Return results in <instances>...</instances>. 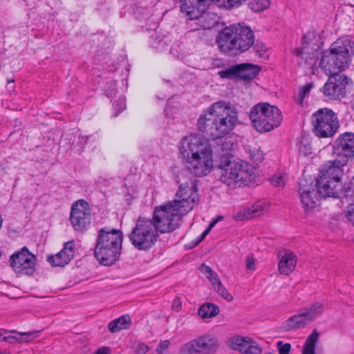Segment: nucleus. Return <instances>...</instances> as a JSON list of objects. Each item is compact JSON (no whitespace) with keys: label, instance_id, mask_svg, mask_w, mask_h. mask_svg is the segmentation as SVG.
Instances as JSON below:
<instances>
[{"label":"nucleus","instance_id":"32","mask_svg":"<svg viewBox=\"0 0 354 354\" xmlns=\"http://www.w3.org/2000/svg\"><path fill=\"white\" fill-rule=\"evenodd\" d=\"M319 339V333L314 330L307 338L303 347L302 354H316L315 346Z\"/></svg>","mask_w":354,"mask_h":354},{"label":"nucleus","instance_id":"3","mask_svg":"<svg viewBox=\"0 0 354 354\" xmlns=\"http://www.w3.org/2000/svg\"><path fill=\"white\" fill-rule=\"evenodd\" d=\"M179 151L187 169L192 175L202 177L212 170V150L203 136L194 133L184 137L180 140Z\"/></svg>","mask_w":354,"mask_h":354},{"label":"nucleus","instance_id":"11","mask_svg":"<svg viewBox=\"0 0 354 354\" xmlns=\"http://www.w3.org/2000/svg\"><path fill=\"white\" fill-rule=\"evenodd\" d=\"M218 347L217 337L212 334H204L185 344L180 348L181 354H212Z\"/></svg>","mask_w":354,"mask_h":354},{"label":"nucleus","instance_id":"51","mask_svg":"<svg viewBox=\"0 0 354 354\" xmlns=\"http://www.w3.org/2000/svg\"><path fill=\"white\" fill-rule=\"evenodd\" d=\"M181 301L179 298H176L172 304V308L174 310L178 311L181 308Z\"/></svg>","mask_w":354,"mask_h":354},{"label":"nucleus","instance_id":"52","mask_svg":"<svg viewBox=\"0 0 354 354\" xmlns=\"http://www.w3.org/2000/svg\"><path fill=\"white\" fill-rule=\"evenodd\" d=\"M87 137L85 136H79L78 137V143L80 144V147H83L84 145L87 142Z\"/></svg>","mask_w":354,"mask_h":354},{"label":"nucleus","instance_id":"25","mask_svg":"<svg viewBox=\"0 0 354 354\" xmlns=\"http://www.w3.org/2000/svg\"><path fill=\"white\" fill-rule=\"evenodd\" d=\"M39 331L34 330L26 333H21L17 330H9V333H15L17 335H7L6 337L3 338V341L8 342L11 344L30 342L36 337H37Z\"/></svg>","mask_w":354,"mask_h":354},{"label":"nucleus","instance_id":"41","mask_svg":"<svg viewBox=\"0 0 354 354\" xmlns=\"http://www.w3.org/2000/svg\"><path fill=\"white\" fill-rule=\"evenodd\" d=\"M106 95L109 97H111L115 95L116 93V84L113 81L107 82L104 88Z\"/></svg>","mask_w":354,"mask_h":354},{"label":"nucleus","instance_id":"33","mask_svg":"<svg viewBox=\"0 0 354 354\" xmlns=\"http://www.w3.org/2000/svg\"><path fill=\"white\" fill-rule=\"evenodd\" d=\"M338 198L342 203H346L348 205L354 203V182L345 185L344 189L342 187Z\"/></svg>","mask_w":354,"mask_h":354},{"label":"nucleus","instance_id":"28","mask_svg":"<svg viewBox=\"0 0 354 354\" xmlns=\"http://www.w3.org/2000/svg\"><path fill=\"white\" fill-rule=\"evenodd\" d=\"M131 319L129 315H123L111 321L108 326L111 333H116L120 330L128 328L130 326Z\"/></svg>","mask_w":354,"mask_h":354},{"label":"nucleus","instance_id":"23","mask_svg":"<svg viewBox=\"0 0 354 354\" xmlns=\"http://www.w3.org/2000/svg\"><path fill=\"white\" fill-rule=\"evenodd\" d=\"M310 322L301 309L298 314L291 316L286 320L281 328L284 331L296 330L306 327Z\"/></svg>","mask_w":354,"mask_h":354},{"label":"nucleus","instance_id":"10","mask_svg":"<svg viewBox=\"0 0 354 354\" xmlns=\"http://www.w3.org/2000/svg\"><path fill=\"white\" fill-rule=\"evenodd\" d=\"M313 131L318 138H331L337 132L339 121L333 110L320 109L311 117Z\"/></svg>","mask_w":354,"mask_h":354},{"label":"nucleus","instance_id":"39","mask_svg":"<svg viewBox=\"0 0 354 354\" xmlns=\"http://www.w3.org/2000/svg\"><path fill=\"white\" fill-rule=\"evenodd\" d=\"M252 48H253L256 55L260 57H263L266 53V46L259 40H257L256 41H254V45L252 46Z\"/></svg>","mask_w":354,"mask_h":354},{"label":"nucleus","instance_id":"42","mask_svg":"<svg viewBox=\"0 0 354 354\" xmlns=\"http://www.w3.org/2000/svg\"><path fill=\"white\" fill-rule=\"evenodd\" d=\"M270 183L274 186L283 187L285 185V176L281 174H277L270 179Z\"/></svg>","mask_w":354,"mask_h":354},{"label":"nucleus","instance_id":"7","mask_svg":"<svg viewBox=\"0 0 354 354\" xmlns=\"http://www.w3.org/2000/svg\"><path fill=\"white\" fill-rule=\"evenodd\" d=\"M218 170L219 180L232 188L248 185L256 178L254 167L245 162L221 160Z\"/></svg>","mask_w":354,"mask_h":354},{"label":"nucleus","instance_id":"40","mask_svg":"<svg viewBox=\"0 0 354 354\" xmlns=\"http://www.w3.org/2000/svg\"><path fill=\"white\" fill-rule=\"evenodd\" d=\"M299 151L304 156L310 155L312 153L310 143L306 139H303L299 145Z\"/></svg>","mask_w":354,"mask_h":354},{"label":"nucleus","instance_id":"8","mask_svg":"<svg viewBox=\"0 0 354 354\" xmlns=\"http://www.w3.org/2000/svg\"><path fill=\"white\" fill-rule=\"evenodd\" d=\"M250 119L254 128L259 133L270 131L282 122L280 110L268 103L261 102L250 111Z\"/></svg>","mask_w":354,"mask_h":354},{"label":"nucleus","instance_id":"12","mask_svg":"<svg viewBox=\"0 0 354 354\" xmlns=\"http://www.w3.org/2000/svg\"><path fill=\"white\" fill-rule=\"evenodd\" d=\"M70 221L75 231L83 232L91 224V209L84 200L76 201L71 207Z\"/></svg>","mask_w":354,"mask_h":354},{"label":"nucleus","instance_id":"46","mask_svg":"<svg viewBox=\"0 0 354 354\" xmlns=\"http://www.w3.org/2000/svg\"><path fill=\"white\" fill-rule=\"evenodd\" d=\"M277 348L279 354H289L291 345L288 343L283 344L280 341L277 343Z\"/></svg>","mask_w":354,"mask_h":354},{"label":"nucleus","instance_id":"29","mask_svg":"<svg viewBox=\"0 0 354 354\" xmlns=\"http://www.w3.org/2000/svg\"><path fill=\"white\" fill-rule=\"evenodd\" d=\"M302 310L310 323L324 313V308L323 304L318 301Z\"/></svg>","mask_w":354,"mask_h":354},{"label":"nucleus","instance_id":"55","mask_svg":"<svg viewBox=\"0 0 354 354\" xmlns=\"http://www.w3.org/2000/svg\"><path fill=\"white\" fill-rule=\"evenodd\" d=\"M253 158H254L256 160H257V161H261V160H263V154H262V153H261V155L258 156H257V157H256V158H255L254 156Z\"/></svg>","mask_w":354,"mask_h":354},{"label":"nucleus","instance_id":"22","mask_svg":"<svg viewBox=\"0 0 354 354\" xmlns=\"http://www.w3.org/2000/svg\"><path fill=\"white\" fill-rule=\"evenodd\" d=\"M327 180L329 183L321 184V177L317 178L316 186L317 189H318L319 194L324 197H339L341 188L342 187V182L334 179Z\"/></svg>","mask_w":354,"mask_h":354},{"label":"nucleus","instance_id":"14","mask_svg":"<svg viewBox=\"0 0 354 354\" xmlns=\"http://www.w3.org/2000/svg\"><path fill=\"white\" fill-rule=\"evenodd\" d=\"M333 148L334 154L348 162L354 157V133H342L335 141Z\"/></svg>","mask_w":354,"mask_h":354},{"label":"nucleus","instance_id":"37","mask_svg":"<svg viewBox=\"0 0 354 354\" xmlns=\"http://www.w3.org/2000/svg\"><path fill=\"white\" fill-rule=\"evenodd\" d=\"M245 0H214V4L219 8L230 9L240 6Z\"/></svg>","mask_w":354,"mask_h":354},{"label":"nucleus","instance_id":"45","mask_svg":"<svg viewBox=\"0 0 354 354\" xmlns=\"http://www.w3.org/2000/svg\"><path fill=\"white\" fill-rule=\"evenodd\" d=\"M113 106L118 113L115 115L116 116L118 113L122 112L126 109L125 102L123 98H120L118 100H115L113 103Z\"/></svg>","mask_w":354,"mask_h":354},{"label":"nucleus","instance_id":"57","mask_svg":"<svg viewBox=\"0 0 354 354\" xmlns=\"http://www.w3.org/2000/svg\"><path fill=\"white\" fill-rule=\"evenodd\" d=\"M222 219H223V216H220L215 221H216V223H217L218 221H221Z\"/></svg>","mask_w":354,"mask_h":354},{"label":"nucleus","instance_id":"48","mask_svg":"<svg viewBox=\"0 0 354 354\" xmlns=\"http://www.w3.org/2000/svg\"><path fill=\"white\" fill-rule=\"evenodd\" d=\"M149 351V347L144 343H138L134 346V353L136 354H145Z\"/></svg>","mask_w":354,"mask_h":354},{"label":"nucleus","instance_id":"38","mask_svg":"<svg viewBox=\"0 0 354 354\" xmlns=\"http://www.w3.org/2000/svg\"><path fill=\"white\" fill-rule=\"evenodd\" d=\"M313 86V83H308L299 88L298 96L297 98V102L299 104H302L304 99L309 94Z\"/></svg>","mask_w":354,"mask_h":354},{"label":"nucleus","instance_id":"26","mask_svg":"<svg viewBox=\"0 0 354 354\" xmlns=\"http://www.w3.org/2000/svg\"><path fill=\"white\" fill-rule=\"evenodd\" d=\"M238 77L244 81L254 79L261 71L260 66L250 63L238 64Z\"/></svg>","mask_w":354,"mask_h":354},{"label":"nucleus","instance_id":"17","mask_svg":"<svg viewBox=\"0 0 354 354\" xmlns=\"http://www.w3.org/2000/svg\"><path fill=\"white\" fill-rule=\"evenodd\" d=\"M228 346L243 354H261V347L248 337L234 336L229 339Z\"/></svg>","mask_w":354,"mask_h":354},{"label":"nucleus","instance_id":"44","mask_svg":"<svg viewBox=\"0 0 354 354\" xmlns=\"http://www.w3.org/2000/svg\"><path fill=\"white\" fill-rule=\"evenodd\" d=\"M234 147V144L230 141H225L223 142L220 147V151L223 153V155H230V151L232 150Z\"/></svg>","mask_w":354,"mask_h":354},{"label":"nucleus","instance_id":"24","mask_svg":"<svg viewBox=\"0 0 354 354\" xmlns=\"http://www.w3.org/2000/svg\"><path fill=\"white\" fill-rule=\"evenodd\" d=\"M297 262L296 254L293 252L285 250L278 265L279 272L283 275L290 274L295 269Z\"/></svg>","mask_w":354,"mask_h":354},{"label":"nucleus","instance_id":"2","mask_svg":"<svg viewBox=\"0 0 354 354\" xmlns=\"http://www.w3.org/2000/svg\"><path fill=\"white\" fill-rule=\"evenodd\" d=\"M176 196L180 198L156 207L153 217L149 221L158 233L173 232L178 225L182 216L192 210L198 201L197 187L194 180L181 184Z\"/></svg>","mask_w":354,"mask_h":354},{"label":"nucleus","instance_id":"58","mask_svg":"<svg viewBox=\"0 0 354 354\" xmlns=\"http://www.w3.org/2000/svg\"><path fill=\"white\" fill-rule=\"evenodd\" d=\"M0 354H10V353H9V352H8V351H1V352L0 353Z\"/></svg>","mask_w":354,"mask_h":354},{"label":"nucleus","instance_id":"20","mask_svg":"<svg viewBox=\"0 0 354 354\" xmlns=\"http://www.w3.org/2000/svg\"><path fill=\"white\" fill-rule=\"evenodd\" d=\"M304 49L300 48H296L294 50L293 54L297 59V63L300 67H302L305 69L311 70L312 73L314 74L315 70L317 69L319 67H321L319 65V62H321V59H319V56L315 54L311 55V53L302 55Z\"/></svg>","mask_w":354,"mask_h":354},{"label":"nucleus","instance_id":"56","mask_svg":"<svg viewBox=\"0 0 354 354\" xmlns=\"http://www.w3.org/2000/svg\"><path fill=\"white\" fill-rule=\"evenodd\" d=\"M205 237H203V236L201 235V237L200 239H198V241L196 242V244H198L199 242H201Z\"/></svg>","mask_w":354,"mask_h":354},{"label":"nucleus","instance_id":"49","mask_svg":"<svg viewBox=\"0 0 354 354\" xmlns=\"http://www.w3.org/2000/svg\"><path fill=\"white\" fill-rule=\"evenodd\" d=\"M246 268L250 270H255V261L252 255H248L246 257Z\"/></svg>","mask_w":354,"mask_h":354},{"label":"nucleus","instance_id":"15","mask_svg":"<svg viewBox=\"0 0 354 354\" xmlns=\"http://www.w3.org/2000/svg\"><path fill=\"white\" fill-rule=\"evenodd\" d=\"M347 164L346 160H343L337 157L333 161H328L320 171L321 184L329 183L327 179L341 180L344 173V167Z\"/></svg>","mask_w":354,"mask_h":354},{"label":"nucleus","instance_id":"16","mask_svg":"<svg viewBox=\"0 0 354 354\" xmlns=\"http://www.w3.org/2000/svg\"><path fill=\"white\" fill-rule=\"evenodd\" d=\"M180 11L189 20L200 17L214 0H180Z\"/></svg>","mask_w":354,"mask_h":354},{"label":"nucleus","instance_id":"19","mask_svg":"<svg viewBox=\"0 0 354 354\" xmlns=\"http://www.w3.org/2000/svg\"><path fill=\"white\" fill-rule=\"evenodd\" d=\"M301 202L306 211L315 207L318 201V189L315 190L314 186L305 183H300L299 187Z\"/></svg>","mask_w":354,"mask_h":354},{"label":"nucleus","instance_id":"4","mask_svg":"<svg viewBox=\"0 0 354 354\" xmlns=\"http://www.w3.org/2000/svg\"><path fill=\"white\" fill-rule=\"evenodd\" d=\"M238 113L229 103L213 104L198 119V129L212 140L229 134L238 124Z\"/></svg>","mask_w":354,"mask_h":354},{"label":"nucleus","instance_id":"47","mask_svg":"<svg viewBox=\"0 0 354 354\" xmlns=\"http://www.w3.org/2000/svg\"><path fill=\"white\" fill-rule=\"evenodd\" d=\"M346 216L348 221L354 226V203L348 205L346 207Z\"/></svg>","mask_w":354,"mask_h":354},{"label":"nucleus","instance_id":"21","mask_svg":"<svg viewBox=\"0 0 354 354\" xmlns=\"http://www.w3.org/2000/svg\"><path fill=\"white\" fill-rule=\"evenodd\" d=\"M322 41L320 37L315 32H308L302 37L301 46L304 49L303 55L308 53L315 54L318 56L321 55Z\"/></svg>","mask_w":354,"mask_h":354},{"label":"nucleus","instance_id":"1","mask_svg":"<svg viewBox=\"0 0 354 354\" xmlns=\"http://www.w3.org/2000/svg\"><path fill=\"white\" fill-rule=\"evenodd\" d=\"M354 53V43L347 37L335 41L329 50L322 53L319 65L329 77L323 87V93L330 99L341 100L353 88V82L346 75L337 73L347 68Z\"/></svg>","mask_w":354,"mask_h":354},{"label":"nucleus","instance_id":"50","mask_svg":"<svg viewBox=\"0 0 354 354\" xmlns=\"http://www.w3.org/2000/svg\"><path fill=\"white\" fill-rule=\"evenodd\" d=\"M169 344L170 343H169V340H165V341L160 342L156 348V352L158 354H162L163 352V350L167 348Z\"/></svg>","mask_w":354,"mask_h":354},{"label":"nucleus","instance_id":"54","mask_svg":"<svg viewBox=\"0 0 354 354\" xmlns=\"http://www.w3.org/2000/svg\"><path fill=\"white\" fill-rule=\"evenodd\" d=\"M9 334V330L0 329V341H3V338L6 337Z\"/></svg>","mask_w":354,"mask_h":354},{"label":"nucleus","instance_id":"35","mask_svg":"<svg viewBox=\"0 0 354 354\" xmlns=\"http://www.w3.org/2000/svg\"><path fill=\"white\" fill-rule=\"evenodd\" d=\"M238 71V64H236L218 71V74L223 79H236L239 78Z\"/></svg>","mask_w":354,"mask_h":354},{"label":"nucleus","instance_id":"31","mask_svg":"<svg viewBox=\"0 0 354 354\" xmlns=\"http://www.w3.org/2000/svg\"><path fill=\"white\" fill-rule=\"evenodd\" d=\"M220 312L219 308L214 304L207 303L200 307L198 315L203 318H212L216 317Z\"/></svg>","mask_w":354,"mask_h":354},{"label":"nucleus","instance_id":"27","mask_svg":"<svg viewBox=\"0 0 354 354\" xmlns=\"http://www.w3.org/2000/svg\"><path fill=\"white\" fill-rule=\"evenodd\" d=\"M263 207L261 204H256L249 208H245L237 212L234 218L237 221H243L245 219H251L254 217L259 216L263 212Z\"/></svg>","mask_w":354,"mask_h":354},{"label":"nucleus","instance_id":"34","mask_svg":"<svg viewBox=\"0 0 354 354\" xmlns=\"http://www.w3.org/2000/svg\"><path fill=\"white\" fill-rule=\"evenodd\" d=\"M198 20V25L203 29H211L216 24L214 19L211 17L209 13L202 12L200 17L194 18Z\"/></svg>","mask_w":354,"mask_h":354},{"label":"nucleus","instance_id":"6","mask_svg":"<svg viewBox=\"0 0 354 354\" xmlns=\"http://www.w3.org/2000/svg\"><path fill=\"white\" fill-rule=\"evenodd\" d=\"M123 240L122 231L105 227L98 231L94 256L103 266L113 265L119 259Z\"/></svg>","mask_w":354,"mask_h":354},{"label":"nucleus","instance_id":"9","mask_svg":"<svg viewBox=\"0 0 354 354\" xmlns=\"http://www.w3.org/2000/svg\"><path fill=\"white\" fill-rule=\"evenodd\" d=\"M129 238L134 248L146 251L155 245L159 234L149 219L139 218Z\"/></svg>","mask_w":354,"mask_h":354},{"label":"nucleus","instance_id":"36","mask_svg":"<svg viewBox=\"0 0 354 354\" xmlns=\"http://www.w3.org/2000/svg\"><path fill=\"white\" fill-rule=\"evenodd\" d=\"M270 5V0H253L248 3L249 8L254 12H261Z\"/></svg>","mask_w":354,"mask_h":354},{"label":"nucleus","instance_id":"13","mask_svg":"<svg viewBox=\"0 0 354 354\" xmlns=\"http://www.w3.org/2000/svg\"><path fill=\"white\" fill-rule=\"evenodd\" d=\"M36 257L30 253L27 247L15 252L10 258L12 269L19 274H31L35 270Z\"/></svg>","mask_w":354,"mask_h":354},{"label":"nucleus","instance_id":"5","mask_svg":"<svg viewBox=\"0 0 354 354\" xmlns=\"http://www.w3.org/2000/svg\"><path fill=\"white\" fill-rule=\"evenodd\" d=\"M254 39V33L249 26L238 24L222 29L216 37V44L222 53L237 55L250 50Z\"/></svg>","mask_w":354,"mask_h":354},{"label":"nucleus","instance_id":"53","mask_svg":"<svg viewBox=\"0 0 354 354\" xmlns=\"http://www.w3.org/2000/svg\"><path fill=\"white\" fill-rule=\"evenodd\" d=\"M216 223V221H212L209 225V227L205 230L203 234H201V236H203V237H205L206 235L209 232V231L211 230V229L215 225V224Z\"/></svg>","mask_w":354,"mask_h":354},{"label":"nucleus","instance_id":"59","mask_svg":"<svg viewBox=\"0 0 354 354\" xmlns=\"http://www.w3.org/2000/svg\"><path fill=\"white\" fill-rule=\"evenodd\" d=\"M70 138H68L70 140L72 139V138L73 137V135H69Z\"/></svg>","mask_w":354,"mask_h":354},{"label":"nucleus","instance_id":"43","mask_svg":"<svg viewBox=\"0 0 354 354\" xmlns=\"http://www.w3.org/2000/svg\"><path fill=\"white\" fill-rule=\"evenodd\" d=\"M201 271L207 277L209 281L212 278H214L218 275L209 266L205 264L201 266Z\"/></svg>","mask_w":354,"mask_h":354},{"label":"nucleus","instance_id":"18","mask_svg":"<svg viewBox=\"0 0 354 354\" xmlns=\"http://www.w3.org/2000/svg\"><path fill=\"white\" fill-rule=\"evenodd\" d=\"M75 242L70 241L64 243L63 249L55 256L48 257V261L52 266H64L74 257Z\"/></svg>","mask_w":354,"mask_h":354},{"label":"nucleus","instance_id":"30","mask_svg":"<svg viewBox=\"0 0 354 354\" xmlns=\"http://www.w3.org/2000/svg\"><path fill=\"white\" fill-rule=\"evenodd\" d=\"M214 289V290L227 301H232L233 300L232 295L224 287L218 276L212 278L209 281Z\"/></svg>","mask_w":354,"mask_h":354}]
</instances>
